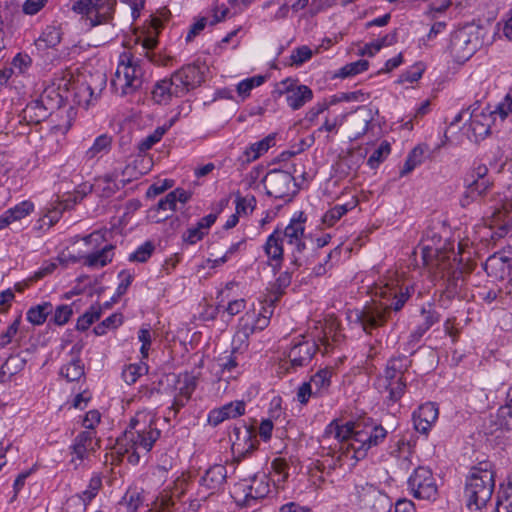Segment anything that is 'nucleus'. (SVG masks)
I'll use <instances>...</instances> for the list:
<instances>
[{
    "instance_id": "21",
    "label": "nucleus",
    "mask_w": 512,
    "mask_h": 512,
    "mask_svg": "<svg viewBox=\"0 0 512 512\" xmlns=\"http://www.w3.org/2000/svg\"><path fill=\"white\" fill-rule=\"evenodd\" d=\"M35 210V206L31 201H22L14 207L6 210L0 216V230L5 229L13 224L20 223L26 219Z\"/></svg>"
},
{
    "instance_id": "60",
    "label": "nucleus",
    "mask_w": 512,
    "mask_h": 512,
    "mask_svg": "<svg viewBox=\"0 0 512 512\" xmlns=\"http://www.w3.org/2000/svg\"><path fill=\"white\" fill-rule=\"evenodd\" d=\"M82 258H83V253H81L80 251L77 253H74L72 250L67 248L59 253V255L57 257V262L60 265L67 267L68 265H70L72 263H76V262L82 260Z\"/></svg>"
},
{
    "instance_id": "25",
    "label": "nucleus",
    "mask_w": 512,
    "mask_h": 512,
    "mask_svg": "<svg viewBox=\"0 0 512 512\" xmlns=\"http://www.w3.org/2000/svg\"><path fill=\"white\" fill-rule=\"evenodd\" d=\"M284 240L282 239L281 229H276L267 239L264 250L269 259L270 265L277 269L281 266L283 259Z\"/></svg>"
},
{
    "instance_id": "10",
    "label": "nucleus",
    "mask_w": 512,
    "mask_h": 512,
    "mask_svg": "<svg viewBox=\"0 0 512 512\" xmlns=\"http://www.w3.org/2000/svg\"><path fill=\"white\" fill-rule=\"evenodd\" d=\"M353 496L359 512H387L391 506L387 495L370 483L355 485Z\"/></svg>"
},
{
    "instance_id": "7",
    "label": "nucleus",
    "mask_w": 512,
    "mask_h": 512,
    "mask_svg": "<svg viewBox=\"0 0 512 512\" xmlns=\"http://www.w3.org/2000/svg\"><path fill=\"white\" fill-rule=\"evenodd\" d=\"M143 71L129 51L123 52L119 57V62L111 85L116 94L120 96L131 95L142 86Z\"/></svg>"
},
{
    "instance_id": "12",
    "label": "nucleus",
    "mask_w": 512,
    "mask_h": 512,
    "mask_svg": "<svg viewBox=\"0 0 512 512\" xmlns=\"http://www.w3.org/2000/svg\"><path fill=\"white\" fill-rule=\"evenodd\" d=\"M409 489L414 497L425 500L436 498L438 487L432 471L420 466L416 468L408 480Z\"/></svg>"
},
{
    "instance_id": "9",
    "label": "nucleus",
    "mask_w": 512,
    "mask_h": 512,
    "mask_svg": "<svg viewBox=\"0 0 512 512\" xmlns=\"http://www.w3.org/2000/svg\"><path fill=\"white\" fill-rule=\"evenodd\" d=\"M480 45V30L472 25L465 26L452 34L449 53L456 62H465L473 56Z\"/></svg>"
},
{
    "instance_id": "3",
    "label": "nucleus",
    "mask_w": 512,
    "mask_h": 512,
    "mask_svg": "<svg viewBox=\"0 0 512 512\" xmlns=\"http://www.w3.org/2000/svg\"><path fill=\"white\" fill-rule=\"evenodd\" d=\"M153 421L152 413L138 412L131 420L130 428L117 440L118 452L126 454L130 463L137 464L159 438L160 432L152 427Z\"/></svg>"
},
{
    "instance_id": "37",
    "label": "nucleus",
    "mask_w": 512,
    "mask_h": 512,
    "mask_svg": "<svg viewBox=\"0 0 512 512\" xmlns=\"http://www.w3.org/2000/svg\"><path fill=\"white\" fill-rule=\"evenodd\" d=\"M312 97V90L306 85H300V87H297V90H294V92L286 97V102L293 110H298L310 101Z\"/></svg>"
},
{
    "instance_id": "31",
    "label": "nucleus",
    "mask_w": 512,
    "mask_h": 512,
    "mask_svg": "<svg viewBox=\"0 0 512 512\" xmlns=\"http://www.w3.org/2000/svg\"><path fill=\"white\" fill-rule=\"evenodd\" d=\"M316 330L321 329L315 337L321 341V343L325 346L329 345V340L331 339L333 342H338L340 340V332H339V323L334 318L326 319L320 327L316 326Z\"/></svg>"
},
{
    "instance_id": "32",
    "label": "nucleus",
    "mask_w": 512,
    "mask_h": 512,
    "mask_svg": "<svg viewBox=\"0 0 512 512\" xmlns=\"http://www.w3.org/2000/svg\"><path fill=\"white\" fill-rule=\"evenodd\" d=\"M490 227L499 226L504 231L506 227L512 228V199L505 202L501 209H496L491 216Z\"/></svg>"
},
{
    "instance_id": "17",
    "label": "nucleus",
    "mask_w": 512,
    "mask_h": 512,
    "mask_svg": "<svg viewBox=\"0 0 512 512\" xmlns=\"http://www.w3.org/2000/svg\"><path fill=\"white\" fill-rule=\"evenodd\" d=\"M267 193L275 198L290 196L293 188V178L290 173L282 170H273L264 178Z\"/></svg>"
},
{
    "instance_id": "40",
    "label": "nucleus",
    "mask_w": 512,
    "mask_h": 512,
    "mask_svg": "<svg viewBox=\"0 0 512 512\" xmlns=\"http://www.w3.org/2000/svg\"><path fill=\"white\" fill-rule=\"evenodd\" d=\"M117 174L114 172L112 174H107L102 177H99L96 180L95 187L96 190L103 197H110L113 195L116 190L119 189V185L116 182Z\"/></svg>"
},
{
    "instance_id": "49",
    "label": "nucleus",
    "mask_w": 512,
    "mask_h": 512,
    "mask_svg": "<svg viewBox=\"0 0 512 512\" xmlns=\"http://www.w3.org/2000/svg\"><path fill=\"white\" fill-rule=\"evenodd\" d=\"M101 310L100 305L91 306L90 309L78 319L77 329L82 331L88 329L94 321L99 319Z\"/></svg>"
},
{
    "instance_id": "8",
    "label": "nucleus",
    "mask_w": 512,
    "mask_h": 512,
    "mask_svg": "<svg viewBox=\"0 0 512 512\" xmlns=\"http://www.w3.org/2000/svg\"><path fill=\"white\" fill-rule=\"evenodd\" d=\"M496 119L495 110L492 111L477 105L462 110L451 124L463 122L467 126V136L474 141H479L490 133L491 126Z\"/></svg>"
},
{
    "instance_id": "2",
    "label": "nucleus",
    "mask_w": 512,
    "mask_h": 512,
    "mask_svg": "<svg viewBox=\"0 0 512 512\" xmlns=\"http://www.w3.org/2000/svg\"><path fill=\"white\" fill-rule=\"evenodd\" d=\"M399 283L398 276L390 274L375 284L371 293L379 300L373 299L361 310L351 311L349 314L351 321L359 323L367 333L382 326L387 321L391 309L400 310L409 298L408 288L403 292L402 289H399Z\"/></svg>"
},
{
    "instance_id": "54",
    "label": "nucleus",
    "mask_w": 512,
    "mask_h": 512,
    "mask_svg": "<svg viewBox=\"0 0 512 512\" xmlns=\"http://www.w3.org/2000/svg\"><path fill=\"white\" fill-rule=\"evenodd\" d=\"M367 68L368 62L366 60H358L342 67L337 73V76L342 78L354 76L362 71H365Z\"/></svg>"
},
{
    "instance_id": "64",
    "label": "nucleus",
    "mask_w": 512,
    "mask_h": 512,
    "mask_svg": "<svg viewBox=\"0 0 512 512\" xmlns=\"http://www.w3.org/2000/svg\"><path fill=\"white\" fill-rule=\"evenodd\" d=\"M153 246L150 243H145L133 252L129 259L131 261L145 262L152 254Z\"/></svg>"
},
{
    "instance_id": "34",
    "label": "nucleus",
    "mask_w": 512,
    "mask_h": 512,
    "mask_svg": "<svg viewBox=\"0 0 512 512\" xmlns=\"http://www.w3.org/2000/svg\"><path fill=\"white\" fill-rule=\"evenodd\" d=\"M487 187V181L484 179H478L473 181L466 187L461 198V205L463 207H466L471 203L477 201L486 191Z\"/></svg>"
},
{
    "instance_id": "27",
    "label": "nucleus",
    "mask_w": 512,
    "mask_h": 512,
    "mask_svg": "<svg viewBox=\"0 0 512 512\" xmlns=\"http://www.w3.org/2000/svg\"><path fill=\"white\" fill-rule=\"evenodd\" d=\"M312 357L310 348L306 344H298L294 346L289 354L288 359L283 360L279 364L280 372L286 373L289 371V365L292 367H301L307 364Z\"/></svg>"
},
{
    "instance_id": "42",
    "label": "nucleus",
    "mask_w": 512,
    "mask_h": 512,
    "mask_svg": "<svg viewBox=\"0 0 512 512\" xmlns=\"http://www.w3.org/2000/svg\"><path fill=\"white\" fill-rule=\"evenodd\" d=\"M274 144V136L268 135L264 139L252 144L245 150V156L247 161H254L259 158L262 154L268 151V149Z\"/></svg>"
},
{
    "instance_id": "52",
    "label": "nucleus",
    "mask_w": 512,
    "mask_h": 512,
    "mask_svg": "<svg viewBox=\"0 0 512 512\" xmlns=\"http://www.w3.org/2000/svg\"><path fill=\"white\" fill-rule=\"evenodd\" d=\"M122 321L123 319L121 314H113L98 324L94 328V332L96 335H104L109 329H116L118 326H120Z\"/></svg>"
},
{
    "instance_id": "48",
    "label": "nucleus",
    "mask_w": 512,
    "mask_h": 512,
    "mask_svg": "<svg viewBox=\"0 0 512 512\" xmlns=\"http://www.w3.org/2000/svg\"><path fill=\"white\" fill-rule=\"evenodd\" d=\"M380 388H384L389 391V399L392 401L399 400L405 391V383L403 380L398 381H379Z\"/></svg>"
},
{
    "instance_id": "36",
    "label": "nucleus",
    "mask_w": 512,
    "mask_h": 512,
    "mask_svg": "<svg viewBox=\"0 0 512 512\" xmlns=\"http://www.w3.org/2000/svg\"><path fill=\"white\" fill-rule=\"evenodd\" d=\"M62 39L60 28L55 26H48L36 40V45L39 49L53 48L57 46Z\"/></svg>"
},
{
    "instance_id": "59",
    "label": "nucleus",
    "mask_w": 512,
    "mask_h": 512,
    "mask_svg": "<svg viewBox=\"0 0 512 512\" xmlns=\"http://www.w3.org/2000/svg\"><path fill=\"white\" fill-rule=\"evenodd\" d=\"M153 332L149 328H141L138 333V339L141 342L140 352L142 358H147L149 354V348L153 339Z\"/></svg>"
},
{
    "instance_id": "33",
    "label": "nucleus",
    "mask_w": 512,
    "mask_h": 512,
    "mask_svg": "<svg viewBox=\"0 0 512 512\" xmlns=\"http://www.w3.org/2000/svg\"><path fill=\"white\" fill-rule=\"evenodd\" d=\"M405 358H394L391 359L385 369L384 375L379 381H398L403 380V375L407 369V363Z\"/></svg>"
},
{
    "instance_id": "28",
    "label": "nucleus",
    "mask_w": 512,
    "mask_h": 512,
    "mask_svg": "<svg viewBox=\"0 0 512 512\" xmlns=\"http://www.w3.org/2000/svg\"><path fill=\"white\" fill-rule=\"evenodd\" d=\"M245 412V403L243 401H235L224 405L219 409H214L208 416L209 423L218 425L226 419L236 418Z\"/></svg>"
},
{
    "instance_id": "44",
    "label": "nucleus",
    "mask_w": 512,
    "mask_h": 512,
    "mask_svg": "<svg viewBox=\"0 0 512 512\" xmlns=\"http://www.w3.org/2000/svg\"><path fill=\"white\" fill-rule=\"evenodd\" d=\"M176 210V202H175V195L172 194V192L168 193L164 199H161L157 205V208L153 211L156 214H151L150 217L155 222H160L163 219L167 218L168 214H161L158 215L160 212H173Z\"/></svg>"
},
{
    "instance_id": "38",
    "label": "nucleus",
    "mask_w": 512,
    "mask_h": 512,
    "mask_svg": "<svg viewBox=\"0 0 512 512\" xmlns=\"http://www.w3.org/2000/svg\"><path fill=\"white\" fill-rule=\"evenodd\" d=\"M26 364V360L20 355H12L6 359L0 370V382L6 377H11L20 372Z\"/></svg>"
},
{
    "instance_id": "5",
    "label": "nucleus",
    "mask_w": 512,
    "mask_h": 512,
    "mask_svg": "<svg viewBox=\"0 0 512 512\" xmlns=\"http://www.w3.org/2000/svg\"><path fill=\"white\" fill-rule=\"evenodd\" d=\"M200 82L199 69L188 65L175 72L170 79L157 82L152 91V98L158 104H168L174 97L184 96Z\"/></svg>"
},
{
    "instance_id": "22",
    "label": "nucleus",
    "mask_w": 512,
    "mask_h": 512,
    "mask_svg": "<svg viewBox=\"0 0 512 512\" xmlns=\"http://www.w3.org/2000/svg\"><path fill=\"white\" fill-rule=\"evenodd\" d=\"M71 209L70 199H60L58 197L49 207L43 210L42 216L38 220L40 230L48 229L56 224L65 210Z\"/></svg>"
},
{
    "instance_id": "55",
    "label": "nucleus",
    "mask_w": 512,
    "mask_h": 512,
    "mask_svg": "<svg viewBox=\"0 0 512 512\" xmlns=\"http://www.w3.org/2000/svg\"><path fill=\"white\" fill-rule=\"evenodd\" d=\"M313 51L308 46H301L292 51L290 55V65L299 66L309 60Z\"/></svg>"
},
{
    "instance_id": "14",
    "label": "nucleus",
    "mask_w": 512,
    "mask_h": 512,
    "mask_svg": "<svg viewBox=\"0 0 512 512\" xmlns=\"http://www.w3.org/2000/svg\"><path fill=\"white\" fill-rule=\"evenodd\" d=\"M166 383L172 387L171 393L174 396L172 408L175 411L185 405L196 387L195 377L188 373L182 375L169 374L166 376Z\"/></svg>"
},
{
    "instance_id": "19",
    "label": "nucleus",
    "mask_w": 512,
    "mask_h": 512,
    "mask_svg": "<svg viewBox=\"0 0 512 512\" xmlns=\"http://www.w3.org/2000/svg\"><path fill=\"white\" fill-rule=\"evenodd\" d=\"M98 446L92 431L80 433L72 446L71 463L78 467L85 459H87Z\"/></svg>"
},
{
    "instance_id": "61",
    "label": "nucleus",
    "mask_w": 512,
    "mask_h": 512,
    "mask_svg": "<svg viewBox=\"0 0 512 512\" xmlns=\"http://www.w3.org/2000/svg\"><path fill=\"white\" fill-rule=\"evenodd\" d=\"M255 198L253 196L240 197L236 199V212L239 215H247L252 212L255 207Z\"/></svg>"
},
{
    "instance_id": "39",
    "label": "nucleus",
    "mask_w": 512,
    "mask_h": 512,
    "mask_svg": "<svg viewBox=\"0 0 512 512\" xmlns=\"http://www.w3.org/2000/svg\"><path fill=\"white\" fill-rule=\"evenodd\" d=\"M332 373L333 370L331 368H325L310 378L309 382L313 386L315 394L322 395L328 390Z\"/></svg>"
},
{
    "instance_id": "43",
    "label": "nucleus",
    "mask_w": 512,
    "mask_h": 512,
    "mask_svg": "<svg viewBox=\"0 0 512 512\" xmlns=\"http://www.w3.org/2000/svg\"><path fill=\"white\" fill-rule=\"evenodd\" d=\"M147 372L148 365L145 362L129 364L123 369L122 378L128 385H132Z\"/></svg>"
},
{
    "instance_id": "20",
    "label": "nucleus",
    "mask_w": 512,
    "mask_h": 512,
    "mask_svg": "<svg viewBox=\"0 0 512 512\" xmlns=\"http://www.w3.org/2000/svg\"><path fill=\"white\" fill-rule=\"evenodd\" d=\"M305 220L302 219V213L298 218H294L281 230L282 239L294 250L301 251L304 248V226Z\"/></svg>"
},
{
    "instance_id": "24",
    "label": "nucleus",
    "mask_w": 512,
    "mask_h": 512,
    "mask_svg": "<svg viewBox=\"0 0 512 512\" xmlns=\"http://www.w3.org/2000/svg\"><path fill=\"white\" fill-rule=\"evenodd\" d=\"M415 429L421 433H427L438 419V407L431 402L421 405L414 413Z\"/></svg>"
},
{
    "instance_id": "15",
    "label": "nucleus",
    "mask_w": 512,
    "mask_h": 512,
    "mask_svg": "<svg viewBox=\"0 0 512 512\" xmlns=\"http://www.w3.org/2000/svg\"><path fill=\"white\" fill-rule=\"evenodd\" d=\"M226 466L216 464L206 470L199 481L198 496L205 500L217 493L224 485L227 478Z\"/></svg>"
},
{
    "instance_id": "16",
    "label": "nucleus",
    "mask_w": 512,
    "mask_h": 512,
    "mask_svg": "<svg viewBox=\"0 0 512 512\" xmlns=\"http://www.w3.org/2000/svg\"><path fill=\"white\" fill-rule=\"evenodd\" d=\"M422 259L424 265L430 269H435L443 274L447 272L450 274V269L453 267L456 257L452 248L444 247L443 249H433L429 246L422 247Z\"/></svg>"
},
{
    "instance_id": "62",
    "label": "nucleus",
    "mask_w": 512,
    "mask_h": 512,
    "mask_svg": "<svg viewBox=\"0 0 512 512\" xmlns=\"http://www.w3.org/2000/svg\"><path fill=\"white\" fill-rule=\"evenodd\" d=\"M72 315V308L68 305H60L56 308L53 322L57 325L66 324Z\"/></svg>"
},
{
    "instance_id": "18",
    "label": "nucleus",
    "mask_w": 512,
    "mask_h": 512,
    "mask_svg": "<svg viewBox=\"0 0 512 512\" xmlns=\"http://www.w3.org/2000/svg\"><path fill=\"white\" fill-rule=\"evenodd\" d=\"M490 277L504 280L510 276L512 270V251L503 250L490 256L484 265Z\"/></svg>"
},
{
    "instance_id": "51",
    "label": "nucleus",
    "mask_w": 512,
    "mask_h": 512,
    "mask_svg": "<svg viewBox=\"0 0 512 512\" xmlns=\"http://www.w3.org/2000/svg\"><path fill=\"white\" fill-rule=\"evenodd\" d=\"M395 42L394 35H386L385 37L375 40L370 44L364 46L361 50L362 55L373 56L376 52H378L382 47L390 46Z\"/></svg>"
},
{
    "instance_id": "47",
    "label": "nucleus",
    "mask_w": 512,
    "mask_h": 512,
    "mask_svg": "<svg viewBox=\"0 0 512 512\" xmlns=\"http://www.w3.org/2000/svg\"><path fill=\"white\" fill-rule=\"evenodd\" d=\"M61 374L68 381H76L84 375V367L80 360L73 359L71 362L62 367Z\"/></svg>"
},
{
    "instance_id": "45",
    "label": "nucleus",
    "mask_w": 512,
    "mask_h": 512,
    "mask_svg": "<svg viewBox=\"0 0 512 512\" xmlns=\"http://www.w3.org/2000/svg\"><path fill=\"white\" fill-rule=\"evenodd\" d=\"M265 82V76L256 75L241 81L237 85V93L242 99L250 95L252 89L261 86Z\"/></svg>"
},
{
    "instance_id": "4",
    "label": "nucleus",
    "mask_w": 512,
    "mask_h": 512,
    "mask_svg": "<svg viewBox=\"0 0 512 512\" xmlns=\"http://www.w3.org/2000/svg\"><path fill=\"white\" fill-rule=\"evenodd\" d=\"M495 487V472L490 462H479L470 469L465 496L470 509L479 510L491 499Z\"/></svg>"
},
{
    "instance_id": "41",
    "label": "nucleus",
    "mask_w": 512,
    "mask_h": 512,
    "mask_svg": "<svg viewBox=\"0 0 512 512\" xmlns=\"http://www.w3.org/2000/svg\"><path fill=\"white\" fill-rule=\"evenodd\" d=\"M52 304L44 302L42 304L31 307L27 311V320L33 325H42L47 316L52 312Z\"/></svg>"
},
{
    "instance_id": "35",
    "label": "nucleus",
    "mask_w": 512,
    "mask_h": 512,
    "mask_svg": "<svg viewBox=\"0 0 512 512\" xmlns=\"http://www.w3.org/2000/svg\"><path fill=\"white\" fill-rule=\"evenodd\" d=\"M112 145V137L107 134L98 136L92 145L85 151V157L88 160L101 157L109 152Z\"/></svg>"
},
{
    "instance_id": "26",
    "label": "nucleus",
    "mask_w": 512,
    "mask_h": 512,
    "mask_svg": "<svg viewBox=\"0 0 512 512\" xmlns=\"http://www.w3.org/2000/svg\"><path fill=\"white\" fill-rule=\"evenodd\" d=\"M187 486L188 476L182 474L175 480L173 489L170 493L165 492L154 501L152 510L155 512H167L171 504L172 497H180L181 495H183L186 491Z\"/></svg>"
},
{
    "instance_id": "1",
    "label": "nucleus",
    "mask_w": 512,
    "mask_h": 512,
    "mask_svg": "<svg viewBox=\"0 0 512 512\" xmlns=\"http://www.w3.org/2000/svg\"><path fill=\"white\" fill-rule=\"evenodd\" d=\"M386 437V430L372 423L332 421L326 428L322 442L337 453L340 466L353 467L367 456L373 446Z\"/></svg>"
},
{
    "instance_id": "30",
    "label": "nucleus",
    "mask_w": 512,
    "mask_h": 512,
    "mask_svg": "<svg viewBox=\"0 0 512 512\" xmlns=\"http://www.w3.org/2000/svg\"><path fill=\"white\" fill-rule=\"evenodd\" d=\"M236 439L232 442V450L234 453L243 455L252 451L255 447L254 435L247 427L234 429Z\"/></svg>"
},
{
    "instance_id": "57",
    "label": "nucleus",
    "mask_w": 512,
    "mask_h": 512,
    "mask_svg": "<svg viewBox=\"0 0 512 512\" xmlns=\"http://www.w3.org/2000/svg\"><path fill=\"white\" fill-rule=\"evenodd\" d=\"M390 153V145L387 142H382L380 146L372 153L368 159V165L375 168L381 163Z\"/></svg>"
},
{
    "instance_id": "53",
    "label": "nucleus",
    "mask_w": 512,
    "mask_h": 512,
    "mask_svg": "<svg viewBox=\"0 0 512 512\" xmlns=\"http://www.w3.org/2000/svg\"><path fill=\"white\" fill-rule=\"evenodd\" d=\"M499 418L506 429L512 430V387L508 391L505 406L499 410Z\"/></svg>"
},
{
    "instance_id": "56",
    "label": "nucleus",
    "mask_w": 512,
    "mask_h": 512,
    "mask_svg": "<svg viewBox=\"0 0 512 512\" xmlns=\"http://www.w3.org/2000/svg\"><path fill=\"white\" fill-rule=\"evenodd\" d=\"M348 210L347 205H336L324 214L322 221L327 226H333Z\"/></svg>"
},
{
    "instance_id": "46",
    "label": "nucleus",
    "mask_w": 512,
    "mask_h": 512,
    "mask_svg": "<svg viewBox=\"0 0 512 512\" xmlns=\"http://www.w3.org/2000/svg\"><path fill=\"white\" fill-rule=\"evenodd\" d=\"M496 512H512V483L502 487L497 500Z\"/></svg>"
},
{
    "instance_id": "58",
    "label": "nucleus",
    "mask_w": 512,
    "mask_h": 512,
    "mask_svg": "<svg viewBox=\"0 0 512 512\" xmlns=\"http://www.w3.org/2000/svg\"><path fill=\"white\" fill-rule=\"evenodd\" d=\"M32 64V59L27 54H17L12 61V71L18 74H24Z\"/></svg>"
},
{
    "instance_id": "63",
    "label": "nucleus",
    "mask_w": 512,
    "mask_h": 512,
    "mask_svg": "<svg viewBox=\"0 0 512 512\" xmlns=\"http://www.w3.org/2000/svg\"><path fill=\"white\" fill-rule=\"evenodd\" d=\"M297 87H300V84L296 80L285 79L276 85L275 93L288 97L294 90H297Z\"/></svg>"
},
{
    "instance_id": "50",
    "label": "nucleus",
    "mask_w": 512,
    "mask_h": 512,
    "mask_svg": "<svg viewBox=\"0 0 512 512\" xmlns=\"http://www.w3.org/2000/svg\"><path fill=\"white\" fill-rule=\"evenodd\" d=\"M43 101H32L27 105L25 109L26 115H28L32 120L39 122L42 119H45L50 111L43 106Z\"/></svg>"
},
{
    "instance_id": "6",
    "label": "nucleus",
    "mask_w": 512,
    "mask_h": 512,
    "mask_svg": "<svg viewBox=\"0 0 512 512\" xmlns=\"http://www.w3.org/2000/svg\"><path fill=\"white\" fill-rule=\"evenodd\" d=\"M374 116L375 113L371 108L362 106L353 113L341 114L333 119L327 118L321 129L329 133H338L341 129L346 138L356 140L367 132Z\"/></svg>"
},
{
    "instance_id": "13",
    "label": "nucleus",
    "mask_w": 512,
    "mask_h": 512,
    "mask_svg": "<svg viewBox=\"0 0 512 512\" xmlns=\"http://www.w3.org/2000/svg\"><path fill=\"white\" fill-rule=\"evenodd\" d=\"M269 483L264 474L255 475L250 483L243 481L238 483L232 492L238 504H248L250 500L265 497L269 493Z\"/></svg>"
},
{
    "instance_id": "23",
    "label": "nucleus",
    "mask_w": 512,
    "mask_h": 512,
    "mask_svg": "<svg viewBox=\"0 0 512 512\" xmlns=\"http://www.w3.org/2000/svg\"><path fill=\"white\" fill-rule=\"evenodd\" d=\"M253 318L254 312H246L240 319L239 329L232 340V353H241L248 347V338L254 332Z\"/></svg>"
},
{
    "instance_id": "29",
    "label": "nucleus",
    "mask_w": 512,
    "mask_h": 512,
    "mask_svg": "<svg viewBox=\"0 0 512 512\" xmlns=\"http://www.w3.org/2000/svg\"><path fill=\"white\" fill-rule=\"evenodd\" d=\"M112 246L106 245L96 252L83 253V264L90 268H102L111 262L113 253Z\"/></svg>"
},
{
    "instance_id": "11",
    "label": "nucleus",
    "mask_w": 512,
    "mask_h": 512,
    "mask_svg": "<svg viewBox=\"0 0 512 512\" xmlns=\"http://www.w3.org/2000/svg\"><path fill=\"white\" fill-rule=\"evenodd\" d=\"M114 0H79L73 5V10L86 16L90 26L106 22L113 11Z\"/></svg>"
}]
</instances>
